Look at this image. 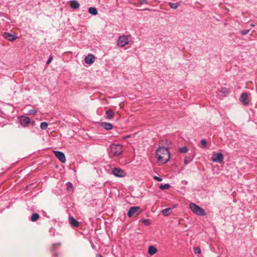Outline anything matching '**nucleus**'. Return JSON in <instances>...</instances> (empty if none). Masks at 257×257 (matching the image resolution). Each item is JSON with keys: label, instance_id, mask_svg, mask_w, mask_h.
Here are the masks:
<instances>
[{"label": "nucleus", "instance_id": "nucleus-1", "mask_svg": "<svg viewBox=\"0 0 257 257\" xmlns=\"http://www.w3.org/2000/svg\"><path fill=\"white\" fill-rule=\"evenodd\" d=\"M156 157L158 161L162 163H167L170 159V153L167 148L159 147L156 151Z\"/></svg>", "mask_w": 257, "mask_h": 257}, {"label": "nucleus", "instance_id": "nucleus-2", "mask_svg": "<svg viewBox=\"0 0 257 257\" xmlns=\"http://www.w3.org/2000/svg\"><path fill=\"white\" fill-rule=\"evenodd\" d=\"M122 152V147L119 144H112L110 146V155L113 156H118Z\"/></svg>", "mask_w": 257, "mask_h": 257}, {"label": "nucleus", "instance_id": "nucleus-3", "mask_svg": "<svg viewBox=\"0 0 257 257\" xmlns=\"http://www.w3.org/2000/svg\"><path fill=\"white\" fill-rule=\"evenodd\" d=\"M189 207L191 210L196 215L199 216H205L206 215L205 210L194 203H191Z\"/></svg>", "mask_w": 257, "mask_h": 257}, {"label": "nucleus", "instance_id": "nucleus-4", "mask_svg": "<svg viewBox=\"0 0 257 257\" xmlns=\"http://www.w3.org/2000/svg\"><path fill=\"white\" fill-rule=\"evenodd\" d=\"M223 155L221 153L213 154L212 157V161L213 162L222 163L223 161Z\"/></svg>", "mask_w": 257, "mask_h": 257}, {"label": "nucleus", "instance_id": "nucleus-5", "mask_svg": "<svg viewBox=\"0 0 257 257\" xmlns=\"http://www.w3.org/2000/svg\"><path fill=\"white\" fill-rule=\"evenodd\" d=\"M112 174L117 177H123L126 176L125 172L119 168H114L112 170Z\"/></svg>", "mask_w": 257, "mask_h": 257}, {"label": "nucleus", "instance_id": "nucleus-6", "mask_svg": "<svg viewBox=\"0 0 257 257\" xmlns=\"http://www.w3.org/2000/svg\"><path fill=\"white\" fill-rule=\"evenodd\" d=\"M128 40L125 35L120 36L118 38L117 44L119 47H122L128 44Z\"/></svg>", "mask_w": 257, "mask_h": 257}, {"label": "nucleus", "instance_id": "nucleus-7", "mask_svg": "<svg viewBox=\"0 0 257 257\" xmlns=\"http://www.w3.org/2000/svg\"><path fill=\"white\" fill-rule=\"evenodd\" d=\"M140 211L139 214L141 213V208L139 206H133L131 207L127 213V215L128 217H131L134 215H135L138 211Z\"/></svg>", "mask_w": 257, "mask_h": 257}, {"label": "nucleus", "instance_id": "nucleus-8", "mask_svg": "<svg viewBox=\"0 0 257 257\" xmlns=\"http://www.w3.org/2000/svg\"><path fill=\"white\" fill-rule=\"evenodd\" d=\"M54 154L58 159L62 163H64L66 162V158L64 154L60 151H54Z\"/></svg>", "mask_w": 257, "mask_h": 257}, {"label": "nucleus", "instance_id": "nucleus-9", "mask_svg": "<svg viewBox=\"0 0 257 257\" xmlns=\"http://www.w3.org/2000/svg\"><path fill=\"white\" fill-rule=\"evenodd\" d=\"M20 122L23 126H27L30 122L31 119L29 117L21 116L19 117Z\"/></svg>", "mask_w": 257, "mask_h": 257}, {"label": "nucleus", "instance_id": "nucleus-10", "mask_svg": "<svg viewBox=\"0 0 257 257\" xmlns=\"http://www.w3.org/2000/svg\"><path fill=\"white\" fill-rule=\"evenodd\" d=\"M3 36L4 38L10 41H13L17 38V37L15 35L8 32H4L3 34Z\"/></svg>", "mask_w": 257, "mask_h": 257}, {"label": "nucleus", "instance_id": "nucleus-11", "mask_svg": "<svg viewBox=\"0 0 257 257\" xmlns=\"http://www.w3.org/2000/svg\"><path fill=\"white\" fill-rule=\"evenodd\" d=\"M95 57L92 54H88L85 58V62L86 64H92L94 61Z\"/></svg>", "mask_w": 257, "mask_h": 257}, {"label": "nucleus", "instance_id": "nucleus-12", "mask_svg": "<svg viewBox=\"0 0 257 257\" xmlns=\"http://www.w3.org/2000/svg\"><path fill=\"white\" fill-rule=\"evenodd\" d=\"M69 223L72 227H78L79 226V222L74 219L73 216H70L69 218Z\"/></svg>", "mask_w": 257, "mask_h": 257}, {"label": "nucleus", "instance_id": "nucleus-13", "mask_svg": "<svg viewBox=\"0 0 257 257\" xmlns=\"http://www.w3.org/2000/svg\"><path fill=\"white\" fill-rule=\"evenodd\" d=\"M248 95L245 92L242 93L240 98V101L242 102L244 105H247L248 104V101L247 100Z\"/></svg>", "mask_w": 257, "mask_h": 257}, {"label": "nucleus", "instance_id": "nucleus-14", "mask_svg": "<svg viewBox=\"0 0 257 257\" xmlns=\"http://www.w3.org/2000/svg\"><path fill=\"white\" fill-rule=\"evenodd\" d=\"M100 126L106 130H110L112 128V124L109 122H102L100 124Z\"/></svg>", "mask_w": 257, "mask_h": 257}, {"label": "nucleus", "instance_id": "nucleus-15", "mask_svg": "<svg viewBox=\"0 0 257 257\" xmlns=\"http://www.w3.org/2000/svg\"><path fill=\"white\" fill-rule=\"evenodd\" d=\"M70 6L73 9H78L80 7L79 3L75 0L70 1Z\"/></svg>", "mask_w": 257, "mask_h": 257}, {"label": "nucleus", "instance_id": "nucleus-16", "mask_svg": "<svg viewBox=\"0 0 257 257\" xmlns=\"http://www.w3.org/2000/svg\"><path fill=\"white\" fill-rule=\"evenodd\" d=\"M106 115V118L108 119H110L112 118L114 116V112L111 109H109L105 112Z\"/></svg>", "mask_w": 257, "mask_h": 257}, {"label": "nucleus", "instance_id": "nucleus-17", "mask_svg": "<svg viewBox=\"0 0 257 257\" xmlns=\"http://www.w3.org/2000/svg\"><path fill=\"white\" fill-rule=\"evenodd\" d=\"M157 251V248L154 246H150L148 249V252L150 255H153Z\"/></svg>", "mask_w": 257, "mask_h": 257}, {"label": "nucleus", "instance_id": "nucleus-18", "mask_svg": "<svg viewBox=\"0 0 257 257\" xmlns=\"http://www.w3.org/2000/svg\"><path fill=\"white\" fill-rule=\"evenodd\" d=\"M89 13L92 15H96L98 13L97 9L94 7H90L88 10Z\"/></svg>", "mask_w": 257, "mask_h": 257}, {"label": "nucleus", "instance_id": "nucleus-19", "mask_svg": "<svg viewBox=\"0 0 257 257\" xmlns=\"http://www.w3.org/2000/svg\"><path fill=\"white\" fill-rule=\"evenodd\" d=\"M40 217V215L38 213H33L31 217V220L33 222L36 221Z\"/></svg>", "mask_w": 257, "mask_h": 257}, {"label": "nucleus", "instance_id": "nucleus-20", "mask_svg": "<svg viewBox=\"0 0 257 257\" xmlns=\"http://www.w3.org/2000/svg\"><path fill=\"white\" fill-rule=\"evenodd\" d=\"M171 210V208H165L163 210L162 213L165 216H168L170 214Z\"/></svg>", "mask_w": 257, "mask_h": 257}, {"label": "nucleus", "instance_id": "nucleus-21", "mask_svg": "<svg viewBox=\"0 0 257 257\" xmlns=\"http://www.w3.org/2000/svg\"><path fill=\"white\" fill-rule=\"evenodd\" d=\"M169 5L171 8L173 9H177L180 6V3L178 2L176 3H169Z\"/></svg>", "mask_w": 257, "mask_h": 257}, {"label": "nucleus", "instance_id": "nucleus-22", "mask_svg": "<svg viewBox=\"0 0 257 257\" xmlns=\"http://www.w3.org/2000/svg\"><path fill=\"white\" fill-rule=\"evenodd\" d=\"M179 151L180 153L184 154V153H187L188 151V149L187 148V147L186 146H184V147L180 148L179 149Z\"/></svg>", "mask_w": 257, "mask_h": 257}, {"label": "nucleus", "instance_id": "nucleus-23", "mask_svg": "<svg viewBox=\"0 0 257 257\" xmlns=\"http://www.w3.org/2000/svg\"><path fill=\"white\" fill-rule=\"evenodd\" d=\"M48 124L47 122H42L40 124V128L43 130H45L48 127Z\"/></svg>", "mask_w": 257, "mask_h": 257}, {"label": "nucleus", "instance_id": "nucleus-24", "mask_svg": "<svg viewBox=\"0 0 257 257\" xmlns=\"http://www.w3.org/2000/svg\"><path fill=\"white\" fill-rule=\"evenodd\" d=\"M170 186L169 184H161L160 186V188L162 190H165V189H168L170 188Z\"/></svg>", "mask_w": 257, "mask_h": 257}, {"label": "nucleus", "instance_id": "nucleus-25", "mask_svg": "<svg viewBox=\"0 0 257 257\" xmlns=\"http://www.w3.org/2000/svg\"><path fill=\"white\" fill-rule=\"evenodd\" d=\"M191 160L192 159H190L189 157L186 156L184 160V163L185 165H187L191 162Z\"/></svg>", "mask_w": 257, "mask_h": 257}, {"label": "nucleus", "instance_id": "nucleus-26", "mask_svg": "<svg viewBox=\"0 0 257 257\" xmlns=\"http://www.w3.org/2000/svg\"><path fill=\"white\" fill-rule=\"evenodd\" d=\"M37 112V110L35 109H32L29 110L28 111V114L29 115H34Z\"/></svg>", "mask_w": 257, "mask_h": 257}, {"label": "nucleus", "instance_id": "nucleus-27", "mask_svg": "<svg viewBox=\"0 0 257 257\" xmlns=\"http://www.w3.org/2000/svg\"><path fill=\"white\" fill-rule=\"evenodd\" d=\"M66 185H67V190L68 191H70L71 189L72 188V186H73L71 182H69L67 183Z\"/></svg>", "mask_w": 257, "mask_h": 257}, {"label": "nucleus", "instance_id": "nucleus-28", "mask_svg": "<svg viewBox=\"0 0 257 257\" xmlns=\"http://www.w3.org/2000/svg\"><path fill=\"white\" fill-rule=\"evenodd\" d=\"M249 32V29H244V30H241L240 33L242 35L244 36V35H245L246 34H247V33H248Z\"/></svg>", "mask_w": 257, "mask_h": 257}, {"label": "nucleus", "instance_id": "nucleus-29", "mask_svg": "<svg viewBox=\"0 0 257 257\" xmlns=\"http://www.w3.org/2000/svg\"><path fill=\"white\" fill-rule=\"evenodd\" d=\"M194 253L196 254H199L201 253V249L198 247H194Z\"/></svg>", "mask_w": 257, "mask_h": 257}, {"label": "nucleus", "instance_id": "nucleus-30", "mask_svg": "<svg viewBox=\"0 0 257 257\" xmlns=\"http://www.w3.org/2000/svg\"><path fill=\"white\" fill-rule=\"evenodd\" d=\"M201 144L202 145V148H204L206 146L207 142L204 139H202L201 140Z\"/></svg>", "mask_w": 257, "mask_h": 257}, {"label": "nucleus", "instance_id": "nucleus-31", "mask_svg": "<svg viewBox=\"0 0 257 257\" xmlns=\"http://www.w3.org/2000/svg\"><path fill=\"white\" fill-rule=\"evenodd\" d=\"M142 222L146 225H148L150 224V221L149 219H144L142 220Z\"/></svg>", "mask_w": 257, "mask_h": 257}, {"label": "nucleus", "instance_id": "nucleus-32", "mask_svg": "<svg viewBox=\"0 0 257 257\" xmlns=\"http://www.w3.org/2000/svg\"><path fill=\"white\" fill-rule=\"evenodd\" d=\"M55 245H61V243H56V244H53L51 248V250L52 251V252H54V250H55Z\"/></svg>", "mask_w": 257, "mask_h": 257}, {"label": "nucleus", "instance_id": "nucleus-33", "mask_svg": "<svg viewBox=\"0 0 257 257\" xmlns=\"http://www.w3.org/2000/svg\"><path fill=\"white\" fill-rule=\"evenodd\" d=\"M154 178L155 180L157 181H159V182H161L162 181V178H161V177H157V176H154Z\"/></svg>", "mask_w": 257, "mask_h": 257}, {"label": "nucleus", "instance_id": "nucleus-34", "mask_svg": "<svg viewBox=\"0 0 257 257\" xmlns=\"http://www.w3.org/2000/svg\"><path fill=\"white\" fill-rule=\"evenodd\" d=\"M52 59H53L52 56H50L48 60L47 61V64H50L51 63V62L52 61Z\"/></svg>", "mask_w": 257, "mask_h": 257}, {"label": "nucleus", "instance_id": "nucleus-35", "mask_svg": "<svg viewBox=\"0 0 257 257\" xmlns=\"http://www.w3.org/2000/svg\"><path fill=\"white\" fill-rule=\"evenodd\" d=\"M222 93H225L226 92V89L225 88H222L220 90Z\"/></svg>", "mask_w": 257, "mask_h": 257}, {"label": "nucleus", "instance_id": "nucleus-36", "mask_svg": "<svg viewBox=\"0 0 257 257\" xmlns=\"http://www.w3.org/2000/svg\"><path fill=\"white\" fill-rule=\"evenodd\" d=\"M130 137V135H127V136H126L123 137H122V139H123V140H125V139H127V138H129Z\"/></svg>", "mask_w": 257, "mask_h": 257}, {"label": "nucleus", "instance_id": "nucleus-37", "mask_svg": "<svg viewBox=\"0 0 257 257\" xmlns=\"http://www.w3.org/2000/svg\"><path fill=\"white\" fill-rule=\"evenodd\" d=\"M96 257H103V256L100 253H97L96 254Z\"/></svg>", "mask_w": 257, "mask_h": 257}, {"label": "nucleus", "instance_id": "nucleus-38", "mask_svg": "<svg viewBox=\"0 0 257 257\" xmlns=\"http://www.w3.org/2000/svg\"><path fill=\"white\" fill-rule=\"evenodd\" d=\"M146 0H142V1L141 2V4H145V3H146Z\"/></svg>", "mask_w": 257, "mask_h": 257}, {"label": "nucleus", "instance_id": "nucleus-39", "mask_svg": "<svg viewBox=\"0 0 257 257\" xmlns=\"http://www.w3.org/2000/svg\"><path fill=\"white\" fill-rule=\"evenodd\" d=\"M250 26H251V27H253V26H254V25H253V24H251V25H250Z\"/></svg>", "mask_w": 257, "mask_h": 257}]
</instances>
